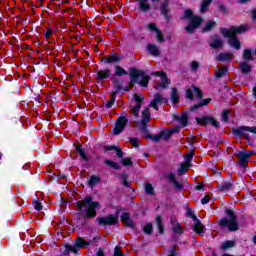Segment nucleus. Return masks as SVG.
Returning a JSON list of instances; mask_svg holds the SVG:
<instances>
[{
    "instance_id": "f257e3e1",
    "label": "nucleus",
    "mask_w": 256,
    "mask_h": 256,
    "mask_svg": "<svg viewBox=\"0 0 256 256\" xmlns=\"http://www.w3.org/2000/svg\"><path fill=\"white\" fill-rule=\"evenodd\" d=\"M76 207L79 215H82L85 219H95L97 217V209L101 207V203L93 201L92 196H86L83 200L76 202Z\"/></svg>"
},
{
    "instance_id": "f03ea898",
    "label": "nucleus",
    "mask_w": 256,
    "mask_h": 256,
    "mask_svg": "<svg viewBox=\"0 0 256 256\" xmlns=\"http://www.w3.org/2000/svg\"><path fill=\"white\" fill-rule=\"evenodd\" d=\"M181 19H183L184 21H189L188 25L184 27V29L190 35L195 33V30L199 29V27H201V24L203 23V19L201 18V16L195 15L193 10L191 9H186Z\"/></svg>"
},
{
    "instance_id": "7ed1b4c3",
    "label": "nucleus",
    "mask_w": 256,
    "mask_h": 256,
    "mask_svg": "<svg viewBox=\"0 0 256 256\" xmlns=\"http://www.w3.org/2000/svg\"><path fill=\"white\" fill-rule=\"evenodd\" d=\"M225 215H227L229 219L222 218L219 221V226L228 228V231H230L231 233H235V231H239V222L237 221V215H235V211H233L232 209L226 208Z\"/></svg>"
},
{
    "instance_id": "20e7f679",
    "label": "nucleus",
    "mask_w": 256,
    "mask_h": 256,
    "mask_svg": "<svg viewBox=\"0 0 256 256\" xmlns=\"http://www.w3.org/2000/svg\"><path fill=\"white\" fill-rule=\"evenodd\" d=\"M96 222L100 227H113L119 225V216L109 214L103 217L96 218Z\"/></svg>"
},
{
    "instance_id": "39448f33",
    "label": "nucleus",
    "mask_w": 256,
    "mask_h": 256,
    "mask_svg": "<svg viewBox=\"0 0 256 256\" xmlns=\"http://www.w3.org/2000/svg\"><path fill=\"white\" fill-rule=\"evenodd\" d=\"M247 31V26H231L230 29L220 28V33L226 39H231L234 35H241V33H245Z\"/></svg>"
},
{
    "instance_id": "423d86ee",
    "label": "nucleus",
    "mask_w": 256,
    "mask_h": 256,
    "mask_svg": "<svg viewBox=\"0 0 256 256\" xmlns=\"http://www.w3.org/2000/svg\"><path fill=\"white\" fill-rule=\"evenodd\" d=\"M255 126H239L237 128H232V134L234 135V137H238V139H246V141H251V136L247 133H245V131H248L249 133H251V130L249 129H253Z\"/></svg>"
},
{
    "instance_id": "0eeeda50",
    "label": "nucleus",
    "mask_w": 256,
    "mask_h": 256,
    "mask_svg": "<svg viewBox=\"0 0 256 256\" xmlns=\"http://www.w3.org/2000/svg\"><path fill=\"white\" fill-rule=\"evenodd\" d=\"M127 123H129V118L127 116H120L116 120L115 127L113 128L114 135H121L125 128L127 127Z\"/></svg>"
},
{
    "instance_id": "6e6552de",
    "label": "nucleus",
    "mask_w": 256,
    "mask_h": 256,
    "mask_svg": "<svg viewBox=\"0 0 256 256\" xmlns=\"http://www.w3.org/2000/svg\"><path fill=\"white\" fill-rule=\"evenodd\" d=\"M196 123L202 125V127H207V125H212L216 129L220 127L219 122L212 116L196 117Z\"/></svg>"
},
{
    "instance_id": "1a4fd4ad",
    "label": "nucleus",
    "mask_w": 256,
    "mask_h": 256,
    "mask_svg": "<svg viewBox=\"0 0 256 256\" xmlns=\"http://www.w3.org/2000/svg\"><path fill=\"white\" fill-rule=\"evenodd\" d=\"M133 99L136 103V106H130L131 113L134 115V117H139V112L141 111L143 101H145V96L142 94H134Z\"/></svg>"
},
{
    "instance_id": "9d476101",
    "label": "nucleus",
    "mask_w": 256,
    "mask_h": 256,
    "mask_svg": "<svg viewBox=\"0 0 256 256\" xmlns=\"http://www.w3.org/2000/svg\"><path fill=\"white\" fill-rule=\"evenodd\" d=\"M129 71L130 82L128 84V87H130V89H133L134 85L138 84V80L141 75H143V70H139L135 67H130Z\"/></svg>"
},
{
    "instance_id": "9b49d317",
    "label": "nucleus",
    "mask_w": 256,
    "mask_h": 256,
    "mask_svg": "<svg viewBox=\"0 0 256 256\" xmlns=\"http://www.w3.org/2000/svg\"><path fill=\"white\" fill-rule=\"evenodd\" d=\"M123 61V56L119 53L112 52L106 58H102L100 63H105L106 65H117Z\"/></svg>"
},
{
    "instance_id": "f8f14e48",
    "label": "nucleus",
    "mask_w": 256,
    "mask_h": 256,
    "mask_svg": "<svg viewBox=\"0 0 256 256\" xmlns=\"http://www.w3.org/2000/svg\"><path fill=\"white\" fill-rule=\"evenodd\" d=\"M159 11L160 15L165 19L167 23H169V21L172 19L171 8H169V0L162 1Z\"/></svg>"
},
{
    "instance_id": "ddd939ff",
    "label": "nucleus",
    "mask_w": 256,
    "mask_h": 256,
    "mask_svg": "<svg viewBox=\"0 0 256 256\" xmlns=\"http://www.w3.org/2000/svg\"><path fill=\"white\" fill-rule=\"evenodd\" d=\"M174 121L180 123L181 127H187L189 125V113L182 112L181 115L173 114L172 115Z\"/></svg>"
},
{
    "instance_id": "4468645a",
    "label": "nucleus",
    "mask_w": 256,
    "mask_h": 256,
    "mask_svg": "<svg viewBox=\"0 0 256 256\" xmlns=\"http://www.w3.org/2000/svg\"><path fill=\"white\" fill-rule=\"evenodd\" d=\"M166 179L169 181V183L173 185L176 191L181 192L183 191V189H185V187L183 186V183L177 181V178L175 177V174H173V172L167 174Z\"/></svg>"
},
{
    "instance_id": "2eb2a0df",
    "label": "nucleus",
    "mask_w": 256,
    "mask_h": 256,
    "mask_svg": "<svg viewBox=\"0 0 256 256\" xmlns=\"http://www.w3.org/2000/svg\"><path fill=\"white\" fill-rule=\"evenodd\" d=\"M249 161L251 158L245 155V151L238 152V165L243 169H247L249 167Z\"/></svg>"
},
{
    "instance_id": "dca6fc26",
    "label": "nucleus",
    "mask_w": 256,
    "mask_h": 256,
    "mask_svg": "<svg viewBox=\"0 0 256 256\" xmlns=\"http://www.w3.org/2000/svg\"><path fill=\"white\" fill-rule=\"evenodd\" d=\"M109 77H111V69L109 68L98 70L96 72V79L99 83H103V81H105V79H109Z\"/></svg>"
},
{
    "instance_id": "f3484780",
    "label": "nucleus",
    "mask_w": 256,
    "mask_h": 256,
    "mask_svg": "<svg viewBox=\"0 0 256 256\" xmlns=\"http://www.w3.org/2000/svg\"><path fill=\"white\" fill-rule=\"evenodd\" d=\"M120 219L122 223L126 225V227H129L130 229H135V222L131 220V214H129V212L122 213V215L120 216Z\"/></svg>"
},
{
    "instance_id": "a211bd4d",
    "label": "nucleus",
    "mask_w": 256,
    "mask_h": 256,
    "mask_svg": "<svg viewBox=\"0 0 256 256\" xmlns=\"http://www.w3.org/2000/svg\"><path fill=\"white\" fill-rule=\"evenodd\" d=\"M163 103V95L156 93L154 94V99L150 102L149 107L155 109V111H159V105Z\"/></svg>"
},
{
    "instance_id": "6ab92c4d",
    "label": "nucleus",
    "mask_w": 256,
    "mask_h": 256,
    "mask_svg": "<svg viewBox=\"0 0 256 256\" xmlns=\"http://www.w3.org/2000/svg\"><path fill=\"white\" fill-rule=\"evenodd\" d=\"M149 0H138L139 10L142 13H147L151 9V4L147 3ZM160 0H151L152 3H159Z\"/></svg>"
},
{
    "instance_id": "aec40b11",
    "label": "nucleus",
    "mask_w": 256,
    "mask_h": 256,
    "mask_svg": "<svg viewBox=\"0 0 256 256\" xmlns=\"http://www.w3.org/2000/svg\"><path fill=\"white\" fill-rule=\"evenodd\" d=\"M210 39H212V42L209 44L211 49H221L223 47V40L219 38V35H212Z\"/></svg>"
},
{
    "instance_id": "412c9836",
    "label": "nucleus",
    "mask_w": 256,
    "mask_h": 256,
    "mask_svg": "<svg viewBox=\"0 0 256 256\" xmlns=\"http://www.w3.org/2000/svg\"><path fill=\"white\" fill-rule=\"evenodd\" d=\"M193 231L197 233V235H202V233H205L206 231L205 225L201 223V220H199V218L194 221Z\"/></svg>"
},
{
    "instance_id": "4be33fe9",
    "label": "nucleus",
    "mask_w": 256,
    "mask_h": 256,
    "mask_svg": "<svg viewBox=\"0 0 256 256\" xmlns=\"http://www.w3.org/2000/svg\"><path fill=\"white\" fill-rule=\"evenodd\" d=\"M147 51L150 55H153V57H159V55H161V50L153 43L147 45Z\"/></svg>"
},
{
    "instance_id": "5701e85b",
    "label": "nucleus",
    "mask_w": 256,
    "mask_h": 256,
    "mask_svg": "<svg viewBox=\"0 0 256 256\" xmlns=\"http://www.w3.org/2000/svg\"><path fill=\"white\" fill-rule=\"evenodd\" d=\"M76 153L80 156L82 161H85L86 163L89 162V156L87 153H85V150L83 149V146L81 144L75 146Z\"/></svg>"
},
{
    "instance_id": "b1692460",
    "label": "nucleus",
    "mask_w": 256,
    "mask_h": 256,
    "mask_svg": "<svg viewBox=\"0 0 256 256\" xmlns=\"http://www.w3.org/2000/svg\"><path fill=\"white\" fill-rule=\"evenodd\" d=\"M140 123H151V109L149 107H145L142 111V119Z\"/></svg>"
},
{
    "instance_id": "393cba45",
    "label": "nucleus",
    "mask_w": 256,
    "mask_h": 256,
    "mask_svg": "<svg viewBox=\"0 0 256 256\" xmlns=\"http://www.w3.org/2000/svg\"><path fill=\"white\" fill-rule=\"evenodd\" d=\"M171 225H172V232L174 235H183V229L181 227V224L179 222L173 221V218H171Z\"/></svg>"
},
{
    "instance_id": "a878e982",
    "label": "nucleus",
    "mask_w": 256,
    "mask_h": 256,
    "mask_svg": "<svg viewBox=\"0 0 256 256\" xmlns=\"http://www.w3.org/2000/svg\"><path fill=\"white\" fill-rule=\"evenodd\" d=\"M145 71L143 70V73L140 74L141 77V81L138 80V85H140V87H148L149 86V81H151V76L149 75H145Z\"/></svg>"
},
{
    "instance_id": "bb28decb",
    "label": "nucleus",
    "mask_w": 256,
    "mask_h": 256,
    "mask_svg": "<svg viewBox=\"0 0 256 256\" xmlns=\"http://www.w3.org/2000/svg\"><path fill=\"white\" fill-rule=\"evenodd\" d=\"M155 221L159 234L163 235L165 233V226H163V216L157 215Z\"/></svg>"
},
{
    "instance_id": "cd10ccee",
    "label": "nucleus",
    "mask_w": 256,
    "mask_h": 256,
    "mask_svg": "<svg viewBox=\"0 0 256 256\" xmlns=\"http://www.w3.org/2000/svg\"><path fill=\"white\" fill-rule=\"evenodd\" d=\"M217 27V22L214 20H208L206 25L202 28V33H209L213 31Z\"/></svg>"
},
{
    "instance_id": "c85d7f7f",
    "label": "nucleus",
    "mask_w": 256,
    "mask_h": 256,
    "mask_svg": "<svg viewBox=\"0 0 256 256\" xmlns=\"http://www.w3.org/2000/svg\"><path fill=\"white\" fill-rule=\"evenodd\" d=\"M209 103H211V98H206L199 102L198 104H194L190 107V111H197V109H201V107L207 106Z\"/></svg>"
},
{
    "instance_id": "c756f323",
    "label": "nucleus",
    "mask_w": 256,
    "mask_h": 256,
    "mask_svg": "<svg viewBox=\"0 0 256 256\" xmlns=\"http://www.w3.org/2000/svg\"><path fill=\"white\" fill-rule=\"evenodd\" d=\"M104 151H116V157L123 159V150L117 146H105Z\"/></svg>"
},
{
    "instance_id": "7c9ffc66",
    "label": "nucleus",
    "mask_w": 256,
    "mask_h": 256,
    "mask_svg": "<svg viewBox=\"0 0 256 256\" xmlns=\"http://www.w3.org/2000/svg\"><path fill=\"white\" fill-rule=\"evenodd\" d=\"M179 90L176 87H172L171 88V101L173 103V105H177V103H179Z\"/></svg>"
},
{
    "instance_id": "2f4dec72",
    "label": "nucleus",
    "mask_w": 256,
    "mask_h": 256,
    "mask_svg": "<svg viewBox=\"0 0 256 256\" xmlns=\"http://www.w3.org/2000/svg\"><path fill=\"white\" fill-rule=\"evenodd\" d=\"M63 247L65 248V250L62 252V255H69V253H78L75 244L73 246L71 244H63Z\"/></svg>"
},
{
    "instance_id": "473e14b6",
    "label": "nucleus",
    "mask_w": 256,
    "mask_h": 256,
    "mask_svg": "<svg viewBox=\"0 0 256 256\" xmlns=\"http://www.w3.org/2000/svg\"><path fill=\"white\" fill-rule=\"evenodd\" d=\"M228 43L231 47H234V49H241V42L237 38V34H234L232 38L228 41Z\"/></svg>"
},
{
    "instance_id": "72a5a7b5",
    "label": "nucleus",
    "mask_w": 256,
    "mask_h": 256,
    "mask_svg": "<svg viewBox=\"0 0 256 256\" xmlns=\"http://www.w3.org/2000/svg\"><path fill=\"white\" fill-rule=\"evenodd\" d=\"M74 246L76 247V251H78V252L80 249H87L86 241L82 237H78L75 240Z\"/></svg>"
},
{
    "instance_id": "f704fd0d",
    "label": "nucleus",
    "mask_w": 256,
    "mask_h": 256,
    "mask_svg": "<svg viewBox=\"0 0 256 256\" xmlns=\"http://www.w3.org/2000/svg\"><path fill=\"white\" fill-rule=\"evenodd\" d=\"M243 59L246 63H249L250 61H255V58L253 57V52L251 49L247 48L243 51Z\"/></svg>"
},
{
    "instance_id": "c9c22d12",
    "label": "nucleus",
    "mask_w": 256,
    "mask_h": 256,
    "mask_svg": "<svg viewBox=\"0 0 256 256\" xmlns=\"http://www.w3.org/2000/svg\"><path fill=\"white\" fill-rule=\"evenodd\" d=\"M251 69H253V66L249 65L247 62H242L240 64V71L243 75H249Z\"/></svg>"
},
{
    "instance_id": "e433bc0d",
    "label": "nucleus",
    "mask_w": 256,
    "mask_h": 256,
    "mask_svg": "<svg viewBox=\"0 0 256 256\" xmlns=\"http://www.w3.org/2000/svg\"><path fill=\"white\" fill-rule=\"evenodd\" d=\"M216 61L220 62V63H223V62H227V61H231V54L229 53H223V52H220L218 54V56L216 57Z\"/></svg>"
},
{
    "instance_id": "4c0bfd02",
    "label": "nucleus",
    "mask_w": 256,
    "mask_h": 256,
    "mask_svg": "<svg viewBox=\"0 0 256 256\" xmlns=\"http://www.w3.org/2000/svg\"><path fill=\"white\" fill-rule=\"evenodd\" d=\"M114 68H115V72H114L115 77H123V75H129V72H127V70H125L120 65H116L114 66Z\"/></svg>"
},
{
    "instance_id": "58836bf2",
    "label": "nucleus",
    "mask_w": 256,
    "mask_h": 256,
    "mask_svg": "<svg viewBox=\"0 0 256 256\" xmlns=\"http://www.w3.org/2000/svg\"><path fill=\"white\" fill-rule=\"evenodd\" d=\"M235 247V240H226L221 245L222 251H227L228 249H233Z\"/></svg>"
},
{
    "instance_id": "ea45409f",
    "label": "nucleus",
    "mask_w": 256,
    "mask_h": 256,
    "mask_svg": "<svg viewBox=\"0 0 256 256\" xmlns=\"http://www.w3.org/2000/svg\"><path fill=\"white\" fill-rule=\"evenodd\" d=\"M104 163H105V165H107L111 169H115L116 171L121 170V166H119L118 162H115V161H112V160H109V159H105Z\"/></svg>"
},
{
    "instance_id": "a19ab883",
    "label": "nucleus",
    "mask_w": 256,
    "mask_h": 256,
    "mask_svg": "<svg viewBox=\"0 0 256 256\" xmlns=\"http://www.w3.org/2000/svg\"><path fill=\"white\" fill-rule=\"evenodd\" d=\"M113 85H114V89H115V91H113L114 93H121V91H123L121 79L115 78L113 81Z\"/></svg>"
},
{
    "instance_id": "79ce46f5",
    "label": "nucleus",
    "mask_w": 256,
    "mask_h": 256,
    "mask_svg": "<svg viewBox=\"0 0 256 256\" xmlns=\"http://www.w3.org/2000/svg\"><path fill=\"white\" fill-rule=\"evenodd\" d=\"M229 73V68L227 66H224L222 69H219L215 73V78L216 79H221V77H225Z\"/></svg>"
},
{
    "instance_id": "37998d69",
    "label": "nucleus",
    "mask_w": 256,
    "mask_h": 256,
    "mask_svg": "<svg viewBox=\"0 0 256 256\" xmlns=\"http://www.w3.org/2000/svg\"><path fill=\"white\" fill-rule=\"evenodd\" d=\"M100 181L101 177H99L98 175H92L88 180V185L89 187H95V185H97V183H99Z\"/></svg>"
},
{
    "instance_id": "c03bdc74",
    "label": "nucleus",
    "mask_w": 256,
    "mask_h": 256,
    "mask_svg": "<svg viewBox=\"0 0 256 256\" xmlns=\"http://www.w3.org/2000/svg\"><path fill=\"white\" fill-rule=\"evenodd\" d=\"M232 187H233V182L228 181V182H224L223 184H219L218 190L219 191H229V189H231Z\"/></svg>"
},
{
    "instance_id": "a18cd8bd",
    "label": "nucleus",
    "mask_w": 256,
    "mask_h": 256,
    "mask_svg": "<svg viewBox=\"0 0 256 256\" xmlns=\"http://www.w3.org/2000/svg\"><path fill=\"white\" fill-rule=\"evenodd\" d=\"M212 0H203L200 4V13H205L207 9H209V6L211 5Z\"/></svg>"
},
{
    "instance_id": "49530a36",
    "label": "nucleus",
    "mask_w": 256,
    "mask_h": 256,
    "mask_svg": "<svg viewBox=\"0 0 256 256\" xmlns=\"http://www.w3.org/2000/svg\"><path fill=\"white\" fill-rule=\"evenodd\" d=\"M145 193L146 195H155V189L152 183L145 182Z\"/></svg>"
},
{
    "instance_id": "de8ad7c7",
    "label": "nucleus",
    "mask_w": 256,
    "mask_h": 256,
    "mask_svg": "<svg viewBox=\"0 0 256 256\" xmlns=\"http://www.w3.org/2000/svg\"><path fill=\"white\" fill-rule=\"evenodd\" d=\"M148 123L149 122H140V124H141L140 131H141L142 135H144V137H146V139H147V135H151L149 133V128H147Z\"/></svg>"
},
{
    "instance_id": "09e8293b",
    "label": "nucleus",
    "mask_w": 256,
    "mask_h": 256,
    "mask_svg": "<svg viewBox=\"0 0 256 256\" xmlns=\"http://www.w3.org/2000/svg\"><path fill=\"white\" fill-rule=\"evenodd\" d=\"M161 139H164V141H169L171 139V132L169 129H165L159 132Z\"/></svg>"
},
{
    "instance_id": "8fccbe9b",
    "label": "nucleus",
    "mask_w": 256,
    "mask_h": 256,
    "mask_svg": "<svg viewBox=\"0 0 256 256\" xmlns=\"http://www.w3.org/2000/svg\"><path fill=\"white\" fill-rule=\"evenodd\" d=\"M193 157H195V150H190V152L184 156L186 165H191Z\"/></svg>"
},
{
    "instance_id": "3c124183",
    "label": "nucleus",
    "mask_w": 256,
    "mask_h": 256,
    "mask_svg": "<svg viewBox=\"0 0 256 256\" xmlns=\"http://www.w3.org/2000/svg\"><path fill=\"white\" fill-rule=\"evenodd\" d=\"M143 231L146 235H151V233H153V223L151 222L147 223L144 226Z\"/></svg>"
},
{
    "instance_id": "603ef678",
    "label": "nucleus",
    "mask_w": 256,
    "mask_h": 256,
    "mask_svg": "<svg viewBox=\"0 0 256 256\" xmlns=\"http://www.w3.org/2000/svg\"><path fill=\"white\" fill-rule=\"evenodd\" d=\"M189 167H191V165L181 164L180 168L178 169L179 175H185L187 171H189Z\"/></svg>"
},
{
    "instance_id": "864d4df0",
    "label": "nucleus",
    "mask_w": 256,
    "mask_h": 256,
    "mask_svg": "<svg viewBox=\"0 0 256 256\" xmlns=\"http://www.w3.org/2000/svg\"><path fill=\"white\" fill-rule=\"evenodd\" d=\"M147 139H151L153 143H159V141H161V134L159 132L156 135H153V134L147 135Z\"/></svg>"
},
{
    "instance_id": "5fc2aeb1",
    "label": "nucleus",
    "mask_w": 256,
    "mask_h": 256,
    "mask_svg": "<svg viewBox=\"0 0 256 256\" xmlns=\"http://www.w3.org/2000/svg\"><path fill=\"white\" fill-rule=\"evenodd\" d=\"M162 82L159 83V87H162V89H167V87H169V85H171V80H169V78H163L161 80Z\"/></svg>"
},
{
    "instance_id": "6e6d98bb",
    "label": "nucleus",
    "mask_w": 256,
    "mask_h": 256,
    "mask_svg": "<svg viewBox=\"0 0 256 256\" xmlns=\"http://www.w3.org/2000/svg\"><path fill=\"white\" fill-rule=\"evenodd\" d=\"M186 217H189V219H193L194 221H197V218L195 213L193 212V210L191 208H187L186 210Z\"/></svg>"
},
{
    "instance_id": "4d7b16f0",
    "label": "nucleus",
    "mask_w": 256,
    "mask_h": 256,
    "mask_svg": "<svg viewBox=\"0 0 256 256\" xmlns=\"http://www.w3.org/2000/svg\"><path fill=\"white\" fill-rule=\"evenodd\" d=\"M156 38L158 43H165V36L163 35V32H161V30H158L156 32Z\"/></svg>"
},
{
    "instance_id": "13d9d810",
    "label": "nucleus",
    "mask_w": 256,
    "mask_h": 256,
    "mask_svg": "<svg viewBox=\"0 0 256 256\" xmlns=\"http://www.w3.org/2000/svg\"><path fill=\"white\" fill-rule=\"evenodd\" d=\"M129 141H130L131 145H132L135 149H137V147H140V146H141V143H139V138H135V137L129 138Z\"/></svg>"
},
{
    "instance_id": "bf43d9fd",
    "label": "nucleus",
    "mask_w": 256,
    "mask_h": 256,
    "mask_svg": "<svg viewBox=\"0 0 256 256\" xmlns=\"http://www.w3.org/2000/svg\"><path fill=\"white\" fill-rule=\"evenodd\" d=\"M121 163L124 167H131L133 165V161L131 160V158H123L121 160Z\"/></svg>"
},
{
    "instance_id": "052dcab7",
    "label": "nucleus",
    "mask_w": 256,
    "mask_h": 256,
    "mask_svg": "<svg viewBox=\"0 0 256 256\" xmlns=\"http://www.w3.org/2000/svg\"><path fill=\"white\" fill-rule=\"evenodd\" d=\"M194 94L198 99H203V91H201V88L194 86Z\"/></svg>"
},
{
    "instance_id": "680f3d73",
    "label": "nucleus",
    "mask_w": 256,
    "mask_h": 256,
    "mask_svg": "<svg viewBox=\"0 0 256 256\" xmlns=\"http://www.w3.org/2000/svg\"><path fill=\"white\" fill-rule=\"evenodd\" d=\"M127 179H129V177L127 176V174H122V182L124 187H131V183L129 181H127Z\"/></svg>"
},
{
    "instance_id": "e2e57ef3",
    "label": "nucleus",
    "mask_w": 256,
    "mask_h": 256,
    "mask_svg": "<svg viewBox=\"0 0 256 256\" xmlns=\"http://www.w3.org/2000/svg\"><path fill=\"white\" fill-rule=\"evenodd\" d=\"M33 205H34L35 211H42L43 210V205L41 204V202L39 200L34 201Z\"/></svg>"
},
{
    "instance_id": "0e129e2a",
    "label": "nucleus",
    "mask_w": 256,
    "mask_h": 256,
    "mask_svg": "<svg viewBox=\"0 0 256 256\" xmlns=\"http://www.w3.org/2000/svg\"><path fill=\"white\" fill-rule=\"evenodd\" d=\"M222 121L227 123L229 121V110L222 111Z\"/></svg>"
},
{
    "instance_id": "69168bd1",
    "label": "nucleus",
    "mask_w": 256,
    "mask_h": 256,
    "mask_svg": "<svg viewBox=\"0 0 256 256\" xmlns=\"http://www.w3.org/2000/svg\"><path fill=\"white\" fill-rule=\"evenodd\" d=\"M193 95H194L193 90L191 89L186 90V99H189V101H193L195 99Z\"/></svg>"
},
{
    "instance_id": "338daca9",
    "label": "nucleus",
    "mask_w": 256,
    "mask_h": 256,
    "mask_svg": "<svg viewBox=\"0 0 256 256\" xmlns=\"http://www.w3.org/2000/svg\"><path fill=\"white\" fill-rule=\"evenodd\" d=\"M148 29L149 31H154L155 33H158V31H160L159 28L157 27V24L155 23L148 24Z\"/></svg>"
},
{
    "instance_id": "774afa93",
    "label": "nucleus",
    "mask_w": 256,
    "mask_h": 256,
    "mask_svg": "<svg viewBox=\"0 0 256 256\" xmlns=\"http://www.w3.org/2000/svg\"><path fill=\"white\" fill-rule=\"evenodd\" d=\"M190 67H191V69H192V71H197V69H199V62H197V61H192L191 63H190Z\"/></svg>"
}]
</instances>
